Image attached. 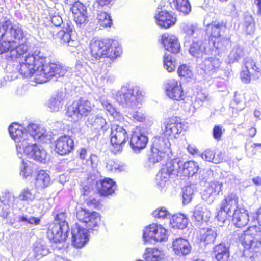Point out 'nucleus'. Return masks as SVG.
Segmentation results:
<instances>
[{"label":"nucleus","instance_id":"1","mask_svg":"<svg viewBox=\"0 0 261 261\" xmlns=\"http://www.w3.org/2000/svg\"><path fill=\"white\" fill-rule=\"evenodd\" d=\"M10 135L16 143L17 155L22 158L24 153L29 158L41 163H45L47 159L46 151L41 146L34 143L38 140L43 143H49L53 137L51 133L36 124L28 125L26 129L16 123H13L9 128Z\"/></svg>","mask_w":261,"mask_h":261},{"label":"nucleus","instance_id":"2","mask_svg":"<svg viewBox=\"0 0 261 261\" xmlns=\"http://www.w3.org/2000/svg\"><path fill=\"white\" fill-rule=\"evenodd\" d=\"M25 35L22 26L7 20L0 27V54L9 51L12 57L18 58L28 50Z\"/></svg>","mask_w":261,"mask_h":261},{"label":"nucleus","instance_id":"3","mask_svg":"<svg viewBox=\"0 0 261 261\" xmlns=\"http://www.w3.org/2000/svg\"><path fill=\"white\" fill-rule=\"evenodd\" d=\"M18 66L19 72L24 77L32 76L36 83H38L36 73L41 68L43 63L46 61V55L40 50H36L32 54H29L23 59H20Z\"/></svg>","mask_w":261,"mask_h":261},{"label":"nucleus","instance_id":"4","mask_svg":"<svg viewBox=\"0 0 261 261\" xmlns=\"http://www.w3.org/2000/svg\"><path fill=\"white\" fill-rule=\"evenodd\" d=\"M91 56L95 59L101 57H108L111 59L119 55L121 48L119 47L117 40L110 39L91 40L90 43Z\"/></svg>","mask_w":261,"mask_h":261},{"label":"nucleus","instance_id":"5","mask_svg":"<svg viewBox=\"0 0 261 261\" xmlns=\"http://www.w3.org/2000/svg\"><path fill=\"white\" fill-rule=\"evenodd\" d=\"M91 56L95 59L101 57H108L111 59L119 55L121 48L119 47L117 40L110 39L91 40L90 43Z\"/></svg>","mask_w":261,"mask_h":261},{"label":"nucleus","instance_id":"6","mask_svg":"<svg viewBox=\"0 0 261 261\" xmlns=\"http://www.w3.org/2000/svg\"><path fill=\"white\" fill-rule=\"evenodd\" d=\"M71 73L70 69L63 66L59 63L48 62L46 56V61L43 63L41 68L38 70L36 73L38 84L47 82L53 77L68 75Z\"/></svg>","mask_w":261,"mask_h":261},{"label":"nucleus","instance_id":"7","mask_svg":"<svg viewBox=\"0 0 261 261\" xmlns=\"http://www.w3.org/2000/svg\"><path fill=\"white\" fill-rule=\"evenodd\" d=\"M66 218L65 213H59L55 216L54 222L49 225L47 234L52 242L61 243L65 241L67 238L69 226Z\"/></svg>","mask_w":261,"mask_h":261},{"label":"nucleus","instance_id":"8","mask_svg":"<svg viewBox=\"0 0 261 261\" xmlns=\"http://www.w3.org/2000/svg\"><path fill=\"white\" fill-rule=\"evenodd\" d=\"M170 143L167 138L163 136H155L152 139V154L149 160L150 163L155 164L160 162L171 153Z\"/></svg>","mask_w":261,"mask_h":261},{"label":"nucleus","instance_id":"9","mask_svg":"<svg viewBox=\"0 0 261 261\" xmlns=\"http://www.w3.org/2000/svg\"><path fill=\"white\" fill-rule=\"evenodd\" d=\"M240 241L246 250L257 252L261 247V228L256 225L249 227L241 235Z\"/></svg>","mask_w":261,"mask_h":261},{"label":"nucleus","instance_id":"10","mask_svg":"<svg viewBox=\"0 0 261 261\" xmlns=\"http://www.w3.org/2000/svg\"><path fill=\"white\" fill-rule=\"evenodd\" d=\"M93 107L94 105L88 100L81 97L68 107L66 115L71 118V121H76L83 116H87Z\"/></svg>","mask_w":261,"mask_h":261},{"label":"nucleus","instance_id":"11","mask_svg":"<svg viewBox=\"0 0 261 261\" xmlns=\"http://www.w3.org/2000/svg\"><path fill=\"white\" fill-rule=\"evenodd\" d=\"M110 151L114 154L121 153L128 139L127 132L122 126L113 124L111 132Z\"/></svg>","mask_w":261,"mask_h":261},{"label":"nucleus","instance_id":"12","mask_svg":"<svg viewBox=\"0 0 261 261\" xmlns=\"http://www.w3.org/2000/svg\"><path fill=\"white\" fill-rule=\"evenodd\" d=\"M143 239L145 242H165L168 239V231L161 225L153 223L144 229Z\"/></svg>","mask_w":261,"mask_h":261},{"label":"nucleus","instance_id":"13","mask_svg":"<svg viewBox=\"0 0 261 261\" xmlns=\"http://www.w3.org/2000/svg\"><path fill=\"white\" fill-rule=\"evenodd\" d=\"M245 68L241 73L242 81L245 83H249L251 79H258L260 75V69L251 58H247L244 63Z\"/></svg>","mask_w":261,"mask_h":261},{"label":"nucleus","instance_id":"14","mask_svg":"<svg viewBox=\"0 0 261 261\" xmlns=\"http://www.w3.org/2000/svg\"><path fill=\"white\" fill-rule=\"evenodd\" d=\"M144 99V92L138 86H134L132 89V103L137 107L139 109L134 111L133 117L135 120L143 122L145 120V116L140 110V106Z\"/></svg>","mask_w":261,"mask_h":261},{"label":"nucleus","instance_id":"15","mask_svg":"<svg viewBox=\"0 0 261 261\" xmlns=\"http://www.w3.org/2000/svg\"><path fill=\"white\" fill-rule=\"evenodd\" d=\"M77 219L85 223L89 229L94 230L100 222V214L97 212H90L86 210L80 209L77 212Z\"/></svg>","mask_w":261,"mask_h":261},{"label":"nucleus","instance_id":"16","mask_svg":"<svg viewBox=\"0 0 261 261\" xmlns=\"http://www.w3.org/2000/svg\"><path fill=\"white\" fill-rule=\"evenodd\" d=\"M165 89L167 96L171 99L179 101L185 97L181 84L176 80H169L166 84Z\"/></svg>","mask_w":261,"mask_h":261},{"label":"nucleus","instance_id":"17","mask_svg":"<svg viewBox=\"0 0 261 261\" xmlns=\"http://www.w3.org/2000/svg\"><path fill=\"white\" fill-rule=\"evenodd\" d=\"M74 21L80 27L85 25L88 22L87 8L82 3L76 1L70 8Z\"/></svg>","mask_w":261,"mask_h":261},{"label":"nucleus","instance_id":"18","mask_svg":"<svg viewBox=\"0 0 261 261\" xmlns=\"http://www.w3.org/2000/svg\"><path fill=\"white\" fill-rule=\"evenodd\" d=\"M184 125L176 117L170 118L164 122L163 132L165 135L176 138L184 129Z\"/></svg>","mask_w":261,"mask_h":261},{"label":"nucleus","instance_id":"19","mask_svg":"<svg viewBox=\"0 0 261 261\" xmlns=\"http://www.w3.org/2000/svg\"><path fill=\"white\" fill-rule=\"evenodd\" d=\"M241 207L239 204V198L234 193H228L221 202V210L229 216Z\"/></svg>","mask_w":261,"mask_h":261},{"label":"nucleus","instance_id":"20","mask_svg":"<svg viewBox=\"0 0 261 261\" xmlns=\"http://www.w3.org/2000/svg\"><path fill=\"white\" fill-rule=\"evenodd\" d=\"M160 40L166 50L173 54H177L180 51V44L175 35L165 33L161 35Z\"/></svg>","mask_w":261,"mask_h":261},{"label":"nucleus","instance_id":"21","mask_svg":"<svg viewBox=\"0 0 261 261\" xmlns=\"http://www.w3.org/2000/svg\"><path fill=\"white\" fill-rule=\"evenodd\" d=\"M71 233L72 244L76 248L83 247L89 241L88 230L77 224L73 226Z\"/></svg>","mask_w":261,"mask_h":261},{"label":"nucleus","instance_id":"22","mask_svg":"<svg viewBox=\"0 0 261 261\" xmlns=\"http://www.w3.org/2000/svg\"><path fill=\"white\" fill-rule=\"evenodd\" d=\"M74 148V141L68 135L60 137L55 142V151L61 155H66Z\"/></svg>","mask_w":261,"mask_h":261},{"label":"nucleus","instance_id":"23","mask_svg":"<svg viewBox=\"0 0 261 261\" xmlns=\"http://www.w3.org/2000/svg\"><path fill=\"white\" fill-rule=\"evenodd\" d=\"M148 142L147 137L139 127H137L132 134V148L136 152H139L146 146Z\"/></svg>","mask_w":261,"mask_h":261},{"label":"nucleus","instance_id":"24","mask_svg":"<svg viewBox=\"0 0 261 261\" xmlns=\"http://www.w3.org/2000/svg\"><path fill=\"white\" fill-rule=\"evenodd\" d=\"M172 249L175 254L183 257L190 254L192 247L187 239L180 237L173 240Z\"/></svg>","mask_w":261,"mask_h":261},{"label":"nucleus","instance_id":"25","mask_svg":"<svg viewBox=\"0 0 261 261\" xmlns=\"http://www.w3.org/2000/svg\"><path fill=\"white\" fill-rule=\"evenodd\" d=\"M156 24L162 28H169L174 25L176 18L167 11L162 10V8H158L156 14L154 16Z\"/></svg>","mask_w":261,"mask_h":261},{"label":"nucleus","instance_id":"26","mask_svg":"<svg viewBox=\"0 0 261 261\" xmlns=\"http://www.w3.org/2000/svg\"><path fill=\"white\" fill-rule=\"evenodd\" d=\"M222 187L223 184L218 181L210 182L206 189L203 192L202 198L205 201L211 203L215 197L222 192Z\"/></svg>","mask_w":261,"mask_h":261},{"label":"nucleus","instance_id":"27","mask_svg":"<svg viewBox=\"0 0 261 261\" xmlns=\"http://www.w3.org/2000/svg\"><path fill=\"white\" fill-rule=\"evenodd\" d=\"M73 31V25L67 23L66 27L59 31L57 34L58 38L66 43L69 46L76 47L79 45V41L77 39H73L72 36Z\"/></svg>","mask_w":261,"mask_h":261},{"label":"nucleus","instance_id":"28","mask_svg":"<svg viewBox=\"0 0 261 261\" xmlns=\"http://www.w3.org/2000/svg\"><path fill=\"white\" fill-rule=\"evenodd\" d=\"M220 61L217 58H207L199 64V67L206 74H212L219 68Z\"/></svg>","mask_w":261,"mask_h":261},{"label":"nucleus","instance_id":"29","mask_svg":"<svg viewBox=\"0 0 261 261\" xmlns=\"http://www.w3.org/2000/svg\"><path fill=\"white\" fill-rule=\"evenodd\" d=\"M97 189L103 196L112 195L116 189V184L112 179L106 178L97 182Z\"/></svg>","mask_w":261,"mask_h":261},{"label":"nucleus","instance_id":"30","mask_svg":"<svg viewBox=\"0 0 261 261\" xmlns=\"http://www.w3.org/2000/svg\"><path fill=\"white\" fill-rule=\"evenodd\" d=\"M86 125L92 129L99 130L102 129L106 131L108 128L106 120L100 116L90 115L88 116Z\"/></svg>","mask_w":261,"mask_h":261},{"label":"nucleus","instance_id":"31","mask_svg":"<svg viewBox=\"0 0 261 261\" xmlns=\"http://www.w3.org/2000/svg\"><path fill=\"white\" fill-rule=\"evenodd\" d=\"M231 216L232 217V222L235 226L238 227L245 226L249 221V217L247 211L242 207L237 210L231 215Z\"/></svg>","mask_w":261,"mask_h":261},{"label":"nucleus","instance_id":"32","mask_svg":"<svg viewBox=\"0 0 261 261\" xmlns=\"http://www.w3.org/2000/svg\"><path fill=\"white\" fill-rule=\"evenodd\" d=\"M164 169L172 177L182 176V161L178 158L172 160Z\"/></svg>","mask_w":261,"mask_h":261},{"label":"nucleus","instance_id":"33","mask_svg":"<svg viewBox=\"0 0 261 261\" xmlns=\"http://www.w3.org/2000/svg\"><path fill=\"white\" fill-rule=\"evenodd\" d=\"M211 216V212L204 205H199L196 206L193 212V219L200 223L203 221L207 222Z\"/></svg>","mask_w":261,"mask_h":261},{"label":"nucleus","instance_id":"34","mask_svg":"<svg viewBox=\"0 0 261 261\" xmlns=\"http://www.w3.org/2000/svg\"><path fill=\"white\" fill-rule=\"evenodd\" d=\"M170 224L172 228L183 229L188 225V219L181 213L176 214L170 218Z\"/></svg>","mask_w":261,"mask_h":261},{"label":"nucleus","instance_id":"35","mask_svg":"<svg viewBox=\"0 0 261 261\" xmlns=\"http://www.w3.org/2000/svg\"><path fill=\"white\" fill-rule=\"evenodd\" d=\"M50 184V176L45 171H39L36 177L35 186L38 190H41L47 187Z\"/></svg>","mask_w":261,"mask_h":261},{"label":"nucleus","instance_id":"36","mask_svg":"<svg viewBox=\"0 0 261 261\" xmlns=\"http://www.w3.org/2000/svg\"><path fill=\"white\" fill-rule=\"evenodd\" d=\"M225 28V25L222 22L213 21L207 25L206 33L212 38H218L221 36L222 30Z\"/></svg>","mask_w":261,"mask_h":261},{"label":"nucleus","instance_id":"37","mask_svg":"<svg viewBox=\"0 0 261 261\" xmlns=\"http://www.w3.org/2000/svg\"><path fill=\"white\" fill-rule=\"evenodd\" d=\"M146 261H160L165 258L163 252L156 248H147L143 254Z\"/></svg>","mask_w":261,"mask_h":261},{"label":"nucleus","instance_id":"38","mask_svg":"<svg viewBox=\"0 0 261 261\" xmlns=\"http://www.w3.org/2000/svg\"><path fill=\"white\" fill-rule=\"evenodd\" d=\"M198 164L194 161L182 162V176H193L199 169Z\"/></svg>","mask_w":261,"mask_h":261},{"label":"nucleus","instance_id":"39","mask_svg":"<svg viewBox=\"0 0 261 261\" xmlns=\"http://www.w3.org/2000/svg\"><path fill=\"white\" fill-rule=\"evenodd\" d=\"M171 7L175 8L184 14H188L191 11V7L188 0H169Z\"/></svg>","mask_w":261,"mask_h":261},{"label":"nucleus","instance_id":"40","mask_svg":"<svg viewBox=\"0 0 261 261\" xmlns=\"http://www.w3.org/2000/svg\"><path fill=\"white\" fill-rule=\"evenodd\" d=\"M213 254L218 261L226 260L229 255L228 248L224 244H219L214 248Z\"/></svg>","mask_w":261,"mask_h":261},{"label":"nucleus","instance_id":"41","mask_svg":"<svg viewBox=\"0 0 261 261\" xmlns=\"http://www.w3.org/2000/svg\"><path fill=\"white\" fill-rule=\"evenodd\" d=\"M116 100L123 106L128 105L130 100V90L127 86H123L116 96Z\"/></svg>","mask_w":261,"mask_h":261},{"label":"nucleus","instance_id":"42","mask_svg":"<svg viewBox=\"0 0 261 261\" xmlns=\"http://www.w3.org/2000/svg\"><path fill=\"white\" fill-rule=\"evenodd\" d=\"M63 105V99L61 95H56L50 98L47 106L51 112H58L60 110Z\"/></svg>","mask_w":261,"mask_h":261},{"label":"nucleus","instance_id":"43","mask_svg":"<svg viewBox=\"0 0 261 261\" xmlns=\"http://www.w3.org/2000/svg\"><path fill=\"white\" fill-rule=\"evenodd\" d=\"M201 156L203 160L214 164H218L223 160V155L221 153L216 154L213 150L210 149H207L203 152Z\"/></svg>","mask_w":261,"mask_h":261},{"label":"nucleus","instance_id":"44","mask_svg":"<svg viewBox=\"0 0 261 261\" xmlns=\"http://www.w3.org/2000/svg\"><path fill=\"white\" fill-rule=\"evenodd\" d=\"M217 233L215 228H208L201 232L200 241L206 245L212 244L214 242Z\"/></svg>","mask_w":261,"mask_h":261},{"label":"nucleus","instance_id":"45","mask_svg":"<svg viewBox=\"0 0 261 261\" xmlns=\"http://www.w3.org/2000/svg\"><path fill=\"white\" fill-rule=\"evenodd\" d=\"M97 19L98 23L103 27H110L112 24V20L109 14L107 12L98 11Z\"/></svg>","mask_w":261,"mask_h":261},{"label":"nucleus","instance_id":"46","mask_svg":"<svg viewBox=\"0 0 261 261\" xmlns=\"http://www.w3.org/2000/svg\"><path fill=\"white\" fill-rule=\"evenodd\" d=\"M196 191L195 185H190L182 189L183 203L188 204L192 200L194 193Z\"/></svg>","mask_w":261,"mask_h":261},{"label":"nucleus","instance_id":"47","mask_svg":"<svg viewBox=\"0 0 261 261\" xmlns=\"http://www.w3.org/2000/svg\"><path fill=\"white\" fill-rule=\"evenodd\" d=\"M33 166L32 163L22 160L20 166V175L24 178L31 176L34 171Z\"/></svg>","mask_w":261,"mask_h":261},{"label":"nucleus","instance_id":"48","mask_svg":"<svg viewBox=\"0 0 261 261\" xmlns=\"http://www.w3.org/2000/svg\"><path fill=\"white\" fill-rule=\"evenodd\" d=\"M172 178L165 169H162L156 175V182L157 185L161 188L166 187L168 184L169 178Z\"/></svg>","mask_w":261,"mask_h":261},{"label":"nucleus","instance_id":"49","mask_svg":"<svg viewBox=\"0 0 261 261\" xmlns=\"http://www.w3.org/2000/svg\"><path fill=\"white\" fill-rule=\"evenodd\" d=\"M204 50V47L202 46L201 41H194L190 46L189 53L192 56L199 58L202 55Z\"/></svg>","mask_w":261,"mask_h":261},{"label":"nucleus","instance_id":"50","mask_svg":"<svg viewBox=\"0 0 261 261\" xmlns=\"http://www.w3.org/2000/svg\"><path fill=\"white\" fill-rule=\"evenodd\" d=\"M243 51L241 47L234 46L228 57L227 62L229 63H233L237 61L243 55Z\"/></svg>","mask_w":261,"mask_h":261},{"label":"nucleus","instance_id":"51","mask_svg":"<svg viewBox=\"0 0 261 261\" xmlns=\"http://www.w3.org/2000/svg\"><path fill=\"white\" fill-rule=\"evenodd\" d=\"M35 194L33 188H25L20 192L18 198L21 201H32L35 198Z\"/></svg>","mask_w":261,"mask_h":261},{"label":"nucleus","instance_id":"52","mask_svg":"<svg viewBox=\"0 0 261 261\" xmlns=\"http://www.w3.org/2000/svg\"><path fill=\"white\" fill-rule=\"evenodd\" d=\"M15 201L14 196L9 193H2L0 194V203L11 207L14 205Z\"/></svg>","mask_w":261,"mask_h":261},{"label":"nucleus","instance_id":"53","mask_svg":"<svg viewBox=\"0 0 261 261\" xmlns=\"http://www.w3.org/2000/svg\"><path fill=\"white\" fill-rule=\"evenodd\" d=\"M163 62L164 67L168 72H171L175 69V62L173 60V57L170 54H165L163 58Z\"/></svg>","mask_w":261,"mask_h":261},{"label":"nucleus","instance_id":"54","mask_svg":"<svg viewBox=\"0 0 261 261\" xmlns=\"http://www.w3.org/2000/svg\"><path fill=\"white\" fill-rule=\"evenodd\" d=\"M182 30L187 35L190 36H194L195 34L198 35L201 33V30L195 24L184 23Z\"/></svg>","mask_w":261,"mask_h":261},{"label":"nucleus","instance_id":"55","mask_svg":"<svg viewBox=\"0 0 261 261\" xmlns=\"http://www.w3.org/2000/svg\"><path fill=\"white\" fill-rule=\"evenodd\" d=\"M178 73L180 76H182L186 79L191 78L193 75L192 70L188 66L185 64L181 65L178 67Z\"/></svg>","mask_w":261,"mask_h":261},{"label":"nucleus","instance_id":"56","mask_svg":"<svg viewBox=\"0 0 261 261\" xmlns=\"http://www.w3.org/2000/svg\"><path fill=\"white\" fill-rule=\"evenodd\" d=\"M152 214L154 217L160 219L168 218L170 215L169 211L164 207L157 208L153 212Z\"/></svg>","mask_w":261,"mask_h":261},{"label":"nucleus","instance_id":"57","mask_svg":"<svg viewBox=\"0 0 261 261\" xmlns=\"http://www.w3.org/2000/svg\"><path fill=\"white\" fill-rule=\"evenodd\" d=\"M106 167L108 171L112 172H119L120 171L119 164L115 161L111 159L107 161Z\"/></svg>","mask_w":261,"mask_h":261},{"label":"nucleus","instance_id":"58","mask_svg":"<svg viewBox=\"0 0 261 261\" xmlns=\"http://www.w3.org/2000/svg\"><path fill=\"white\" fill-rule=\"evenodd\" d=\"M19 222H25L32 225H37L40 223V219L35 217L28 218L25 216H20L19 217Z\"/></svg>","mask_w":261,"mask_h":261},{"label":"nucleus","instance_id":"59","mask_svg":"<svg viewBox=\"0 0 261 261\" xmlns=\"http://www.w3.org/2000/svg\"><path fill=\"white\" fill-rule=\"evenodd\" d=\"M34 251L38 256H45L48 253V250L42 244L36 246L34 248Z\"/></svg>","mask_w":261,"mask_h":261},{"label":"nucleus","instance_id":"60","mask_svg":"<svg viewBox=\"0 0 261 261\" xmlns=\"http://www.w3.org/2000/svg\"><path fill=\"white\" fill-rule=\"evenodd\" d=\"M115 0H96V3L101 8H111L114 4Z\"/></svg>","mask_w":261,"mask_h":261},{"label":"nucleus","instance_id":"61","mask_svg":"<svg viewBox=\"0 0 261 261\" xmlns=\"http://www.w3.org/2000/svg\"><path fill=\"white\" fill-rule=\"evenodd\" d=\"M86 163L91 166L92 168H94L96 166L98 162V158L96 155L92 154L89 158H87Z\"/></svg>","mask_w":261,"mask_h":261},{"label":"nucleus","instance_id":"62","mask_svg":"<svg viewBox=\"0 0 261 261\" xmlns=\"http://www.w3.org/2000/svg\"><path fill=\"white\" fill-rule=\"evenodd\" d=\"M209 100L208 95L207 93L200 92L198 93L196 102H198L199 105H201L204 101Z\"/></svg>","mask_w":261,"mask_h":261},{"label":"nucleus","instance_id":"63","mask_svg":"<svg viewBox=\"0 0 261 261\" xmlns=\"http://www.w3.org/2000/svg\"><path fill=\"white\" fill-rule=\"evenodd\" d=\"M10 212V207L0 203V216L6 218Z\"/></svg>","mask_w":261,"mask_h":261},{"label":"nucleus","instance_id":"64","mask_svg":"<svg viewBox=\"0 0 261 261\" xmlns=\"http://www.w3.org/2000/svg\"><path fill=\"white\" fill-rule=\"evenodd\" d=\"M50 17L52 23L55 26H60L63 23V19L58 14L57 15L51 14Z\"/></svg>","mask_w":261,"mask_h":261}]
</instances>
